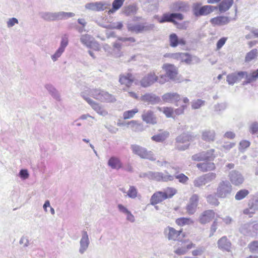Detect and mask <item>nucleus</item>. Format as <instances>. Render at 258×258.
<instances>
[{
	"instance_id": "nucleus-1",
	"label": "nucleus",
	"mask_w": 258,
	"mask_h": 258,
	"mask_svg": "<svg viewBox=\"0 0 258 258\" xmlns=\"http://www.w3.org/2000/svg\"><path fill=\"white\" fill-rule=\"evenodd\" d=\"M81 96L95 111L101 115L105 113V110L99 103L93 100L91 97L103 103H112L116 101L113 95L99 88L83 91L81 93Z\"/></svg>"
},
{
	"instance_id": "nucleus-2",
	"label": "nucleus",
	"mask_w": 258,
	"mask_h": 258,
	"mask_svg": "<svg viewBox=\"0 0 258 258\" xmlns=\"http://www.w3.org/2000/svg\"><path fill=\"white\" fill-rule=\"evenodd\" d=\"M167 82L166 76L164 75L158 76L154 71H151L145 75L139 83L142 87L146 88L151 86L155 83L163 84Z\"/></svg>"
},
{
	"instance_id": "nucleus-3",
	"label": "nucleus",
	"mask_w": 258,
	"mask_h": 258,
	"mask_svg": "<svg viewBox=\"0 0 258 258\" xmlns=\"http://www.w3.org/2000/svg\"><path fill=\"white\" fill-rule=\"evenodd\" d=\"M194 136L189 133H183L178 135L175 142V148L179 151L187 149L190 146V142L193 140Z\"/></svg>"
},
{
	"instance_id": "nucleus-4",
	"label": "nucleus",
	"mask_w": 258,
	"mask_h": 258,
	"mask_svg": "<svg viewBox=\"0 0 258 258\" xmlns=\"http://www.w3.org/2000/svg\"><path fill=\"white\" fill-rule=\"evenodd\" d=\"M131 149L134 154L138 155L142 159H148L152 161H155L156 160V156L152 151L148 150L142 146L136 144L132 145Z\"/></svg>"
},
{
	"instance_id": "nucleus-5",
	"label": "nucleus",
	"mask_w": 258,
	"mask_h": 258,
	"mask_svg": "<svg viewBox=\"0 0 258 258\" xmlns=\"http://www.w3.org/2000/svg\"><path fill=\"white\" fill-rule=\"evenodd\" d=\"M155 178L158 181H170L173 180L174 178L177 179L179 182L185 183L188 180V177L183 173H180L175 176L168 173L164 174L162 172H158L156 174Z\"/></svg>"
},
{
	"instance_id": "nucleus-6",
	"label": "nucleus",
	"mask_w": 258,
	"mask_h": 258,
	"mask_svg": "<svg viewBox=\"0 0 258 258\" xmlns=\"http://www.w3.org/2000/svg\"><path fill=\"white\" fill-rule=\"evenodd\" d=\"M184 104L181 105L179 107L174 110L173 108L170 107H165L163 108V112L167 118H174V112L176 115H180L184 113V110L187 108L189 103V100L187 98L184 97L182 100Z\"/></svg>"
},
{
	"instance_id": "nucleus-7",
	"label": "nucleus",
	"mask_w": 258,
	"mask_h": 258,
	"mask_svg": "<svg viewBox=\"0 0 258 258\" xmlns=\"http://www.w3.org/2000/svg\"><path fill=\"white\" fill-rule=\"evenodd\" d=\"M195 246L196 244L189 239L181 240L175 246L174 252L178 255H184Z\"/></svg>"
},
{
	"instance_id": "nucleus-8",
	"label": "nucleus",
	"mask_w": 258,
	"mask_h": 258,
	"mask_svg": "<svg viewBox=\"0 0 258 258\" xmlns=\"http://www.w3.org/2000/svg\"><path fill=\"white\" fill-rule=\"evenodd\" d=\"M184 19L183 15L181 13H166L163 14L161 18H158L157 21L160 23H163L165 22H170L173 23L174 25L177 26V28L178 23L176 20L181 21Z\"/></svg>"
},
{
	"instance_id": "nucleus-9",
	"label": "nucleus",
	"mask_w": 258,
	"mask_h": 258,
	"mask_svg": "<svg viewBox=\"0 0 258 258\" xmlns=\"http://www.w3.org/2000/svg\"><path fill=\"white\" fill-rule=\"evenodd\" d=\"M216 7L205 5L201 7L200 3L195 4L193 6L194 14L196 17L208 15L213 12Z\"/></svg>"
},
{
	"instance_id": "nucleus-10",
	"label": "nucleus",
	"mask_w": 258,
	"mask_h": 258,
	"mask_svg": "<svg viewBox=\"0 0 258 258\" xmlns=\"http://www.w3.org/2000/svg\"><path fill=\"white\" fill-rule=\"evenodd\" d=\"M135 77L133 74L131 73H126L120 75L119 77V82L120 85L125 87L123 90L130 88L135 81Z\"/></svg>"
},
{
	"instance_id": "nucleus-11",
	"label": "nucleus",
	"mask_w": 258,
	"mask_h": 258,
	"mask_svg": "<svg viewBox=\"0 0 258 258\" xmlns=\"http://www.w3.org/2000/svg\"><path fill=\"white\" fill-rule=\"evenodd\" d=\"M162 69L165 71L166 78L170 80H175L178 75V69L172 64L165 63L162 66ZM168 80H167V81Z\"/></svg>"
},
{
	"instance_id": "nucleus-12",
	"label": "nucleus",
	"mask_w": 258,
	"mask_h": 258,
	"mask_svg": "<svg viewBox=\"0 0 258 258\" xmlns=\"http://www.w3.org/2000/svg\"><path fill=\"white\" fill-rule=\"evenodd\" d=\"M164 231L169 240H177L179 239L181 234L183 238L185 236V233H183L182 229L176 230L174 228L168 226L165 229Z\"/></svg>"
},
{
	"instance_id": "nucleus-13",
	"label": "nucleus",
	"mask_w": 258,
	"mask_h": 258,
	"mask_svg": "<svg viewBox=\"0 0 258 258\" xmlns=\"http://www.w3.org/2000/svg\"><path fill=\"white\" fill-rule=\"evenodd\" d=\"M231 191V185L228 182L222 181L219 184L216 194L221 198H225Z\"/></svg>"
},
{
	"instance_id": "nucleus-14",
	"label": "nucleus",
	"mask_w": 258,
	"mask_h": 258,
	"mask_svg": "<svg viewBox=\"0 0 258 258\" xmlns=\"http://www.w3.org/2000/svg\"><path fill=\"white\" fill-rule=\"evenodd\" d=\"M162 100L164 103H174L177 106L181 98L180 95L176 92H168L162 96Z\"/></svg>"
},
{
	"instance_id": "nucleus-15",
	"label": "nucleus",
	"mask_w": 258,
	"mask_h": 258,
	"mask_svg": "<svg viewBox=\"0 0 258 258\" xmlns=\"http://www.w3.org/2000/svg\"><path fill=\"white\" fill-rule=\"evenodd\" d=\"M142 120L147 124L154 125L157 124L158 118L154 112L151 110L145 111L141 115Z\"/></svg>"
},
{
	"instance_id": "nucleus-16",
	"label": "nucleus",
	"mask_w": 258,
	"mask_h": 258,
	"mask_svg": "<svg viewBox=\"0 0 258 258\" xmlns=\"http://www.w3.org/2000/svg\"><path fill=\"white\" fill-rule=\"evenodd\" d=\"M238 75L241 78H245L243 84H247L255 81L258 79V69L248 75L246 72H238Z\"/></svg>"
},
{
	"instance_id": "nucleus-17",
	"label": "nucleus",
	"mask_w": 258,
	"mask_h": 258,
	"mask_svg": "<svg viewBox=\"0 0 258 258\" xmlns=\"http://www.w3.org/2000/svg\"><path fill=\"white\" fill-rule=\"evenodd\" d=\"M199 199V196L196 194L192 195L190 198L189 203L186 207V212L189 215H192L196 212Z\"/></svg>"
},
{
	"instance_id": "nucleus-18",
	"label": "nucleus",
	"mask_w": 258,
	"mask_h": 258,
	"mask_svg": "<svg viewBox=\"0 0 258 258\" xmlns=\"http://www.w3.org/2000/svg\"><path fill=\"white\" fill-rule=\"evenodd\" d=\"M215 215L212 210H205L200 215L199 221L202 224H205L212 221L215 218Z\"/></svg>"
},
{
	"instance_id": "nucleus-19",
	"label": "nucleus",
	"mask_w": 258,
	"mask_h": 258,
	"mask_svg": "<svg viewBox=\"0 0 258 258\" xmlns=\"http://www.w3.org/2000/svg\"><path fill=\"white\" fill-rule=\"evenodd\" d=\"M109 5L101 2L91 3L86 5V8L93 11H101L107 9Z\"/></svg>"
},
{
	"instance_id": "nucleus-20",
	"label": "nucleus",
	"mask_w": 258,
	"mask_h": 258,
	"mask_svg": "<svg viewBox=\"0 0 258 258\" xmlns=\"http://www.w3.org/2000/svg\"><path fill=\"white\" fill-rule=\"evenodd\" d=\"M218 247L222 250L228 252L231 251L232 248L231 242L225 236L220 238L217 242Z\"/></svg>"
},
{
	"instance_id": "nucleus-21",
	"label": "nucleus",
	"mask_w": 258,
	"mask_h": 258,
	"mask_svg": "<svg viewBox=\"0 0 258 258\" xmlns=\"http://www.w3.org/2000/svg\"><path fill=\"white\" fill-rule=\"evenodd\" d=\"M125 125L127 128L134 132H142L144 130L142 123L136 120H132L127 122Z\"/></svg>"
},
{
	"instance_id": "nucleus-22",
	"label": "nucleus",
	"mask_w": 258,
	"mask_h": 258,
	"mask_svg": "<svg viewBox=\"0 0 258 258\" xmlns=\"http://www.w3.org/2000/svg\"><path fill=\"white\" fill-rule=\"evenodd\" d=\"M169 41L170 46L172 47H175L178 45H184L186 44L185 40L183 39H178L177 35L175 33H172L169 36Z\"/></svg>"
},
{
	"instance_id": "nucleus-23",
	"label": "nucleus",
	"mask_w": 258,
	"mask_h": 258,
	"mask_svg": "<svg viewBox=\"0 0 258 258\" xmlns=\"http://www.w3.org/2000/svg\"><path fill=\"white\" fill-rule=\"evenodd\" d=\"M171 10L174 12H186L189 9V6L187 3L183 2H178L173 3L170 8Z\"/></svg>"
},
{
	"instance_id": "nucleus-24",
	"label": "nucleus",
	"mask_w": 258,
	"mask_h": 258,
	"mask_svg": "<svg viewBox=\"0 0 258 258\" xmlns=\"http://www.w3.org/2000/svg\"><path fill=\"white\" fill-rule=\"evenodd\" d=\"M234 4V0H222L218 4L216 9L221 13H225L229 10Z\"/></svg>"
},
{
	"instance_id": "nucleus-25",
	"label": "nucleus",
	"mask_w": 258,
	"mask_h": 258,
	"mask_svg": "<svg viewBox=\"0 0 258 258\" xmlns=\"http://www.w3.org/2000/svg\"><path fill=\"white\" fill-rule=\"evenodd\" d=\"M141 99L144 102H148L149 104H155L160 102V98L154 94H146L141 97Z\"/></svg>"
},
{
	"instance_id": "nucleus-26",
	"label": "nucleus",
	"mask_w": 258,
	"mask_h": 258,
	"mask_svg": "<svg viewBox=\"0 0 258 258\" xmlns=\"http://www.w3.org/2000/svg\"><path fill=\"white\" fill-rule=\"evenodd\" d=\"M197 166L200 170L203 172L213 171L216 168L215 164L213 162H211L198 163L197 164Z\"/></svg>"
},
{
	"instance_id": "nucleus-27",
	"label": "nucleus",
	"mask_w": 258,
	"mask_h": 258,
	"mask_svg": "<svg viewBox=\"0 0 258 258\" xmlns=\"http://www.w3.org/2000/svg\"><path fill=\"white\" fill-rule=\"evenodd\" d=\"M166 200L163 194V191H156L151 197L150 203L152 205H155L160 203Z\"/></svg>"
},
{
	"instance_id": "nucleus-28",
	"label": "nucleus",
	"mask_w": 258,
	"mask_h": 258,
	"mask_svg": "<svg viewBox=\"0 0 258 258\" xmlns=\"http://www.w3.org/2000/svg\"><path fill=\"white\" fill-rule=\"evenodd\" d=\"M210 22L214 26L224 25L229 22V19L226 16H217L211 19Z\"/></svg>"
},
{
	"instance_id": "nucleus-29",
	"label": "nucleus",
	"mask_w": 258,
	"mask_h": 258,
	"mask_svg": "<svg viewBox=\"0 0 258 258\" xmlns=\"http://www.w3.org/2000/svg\"><path fill=\"white\" fill-rule=\"evenodd\" d=\"M160 133L155 135L151 137L152 140L156 142H163L165 141L169 136V133L167 131H163L160 130Z\"/></svg>"
},
{
	"instance_id": "nucleus-30",
	"label": "nucleus",
	"mask_w": 258,
	"mask_h": 258,
	"mask_svg": "<svg viewBox=\"0 0 258 258\" xmlns=\"http://www.w3.org/2000/svg\"><path fill=\"white\" fill-rule=\"evenodd\" d=\"M108 165L112 169H119L122 167L120 159L116 157H111L108 161Z\"/></svg>"
},
{
	"instance_id": "nucleus-31",
	"label": "nucleus",
	"mask_w": 258,
	"mask_h": 258,
	"mask_svg": "<svg viewBox=\"0 0 258 258\" xmlns=\"http://www.w3.org/2000/svg\"><path fill=\"white\" fill-rule=\"evenodd\" d=\"M81 41L88 47L92 48L94 45L96 44L98 45V43L95 41H92V37L88 34H84L82 35L81 37Z\"/></svg>"
},
{
	"instance_id": "nucleus-32",
	"label": "nucleus",
	"mask_w": 258,
	"mask_h": 258,
	"mask_svg": "<svg viewBox=\"0 0 258 258\" xmlns=\"http://www.w3.org/2000/svg\"><path fill=\"white\" fill-rule=\"evenodd\" d=\"M202 138L206 142H213L215 139V133L214 131H205L202 134Z\"/></svg>"
},
{
	"instance_id": "nucleus-33",
	"label": "nucleus",
	"mask_w": 258,
	"mask_h": 258,
	"mask_svg": "<svg viewBox=\"0 0 258 258\" xmlns=\"http://www.w3.org/2000/svg\"><path fill=\"white\" fill-rule=\"evenodd\" d=\"M82 234V238L80 241L81 248L80 249L81 253L84 252L89 245V238L87 232L86 231H83Z\"/></svg>"
},
{
	"instance_id": "nucleus-34",
	"label": "nucleus",
	"mask_w": 258,
	"mask_h": 258,
	"mask_svg": "<svg viewBox=\"0 0 258 258\" xmlns=\"http://www.w3.org/2000/svg\"><path fill=\"white\" fill-rule=\"evenodd\" d=\"M125 0H114L112 3V7L108 11V14L110 15L114 13L119 10L123 5Z\"/></svg>"
},
{
	"instance_id": "nucleus-35",
	"label": "nucleus",
	"mask_w": 258,
	"mask_h": 258,
	"mask_svg": "<svg viewBox=\"0 0 258 258\" xmlns=\"http://www.w3.org/2000/svg\"><path fill=\"white\" fill-rule=\"evenodd\" d=\"M176 224L179 226L189 225L194 223V221L190 218L181 217L176 219Z\"/></svg>"
},
{
	"instance_id": "nucleus-36",
	"label": "nucleus",
	"mask_w": 258,
	"mask_h": 258,
	"mask_svg": "<svg viewBox=\"0 0 258 258\" xmlns=\"http://www.w3.org/2000/svg\"><path fill=\"white\" fill-rule=\"evenodd\" d=\"M138 112L139 109L137 108H135L131 110H126L123 113V118L124 120L132 118Z\"/></svg>"
},
{
	"instance_id": "nucleus-37",
	"label": "nucleus",
	"mask_w": 258,
	"mask_h": 258,
	"mask_svg": "<svg viewBox=\"0 0 258 258\" xmlns=\"http://www.w3.org/2000/svg\"><path fill=\"white\" fill-rule=\"evenodd\" d=\"M242 79L238 75V73L237 74H230L227 76V81L230 85H233Z\"/></svg>"
},
{
	"instance_id": "nucleus-38",
	"label": "nucleus",
	"mask_w": 258,
	"mask_h": 258,
	"mask_svg": "<svg viewBox=\"0 0 258 258\" xmlns=\"http://www.w3.org/2000/svg\"><path fill=\"white\" fill-rule=\"evenodd\" d=\"M146 29V27L143 24H137L128 27L129 31L133 32H136L137 33L142 32Z\"/></svg>"
},
{
	"instance_id": "nucleus-39",
	"label": "nucleus",
	"mask_w": 258,
	"mask_h": 258,
	"mask_svg": "<svg viewBox=\"0 0 258 258\" xmlns=\"http://www.w3.org/2000/svg\"><path fill=\"white\" fill-rule=\"evenodd\" d=\"M177 192V190L171 187H167L165 191L163 192V194L164 195L166 199L171 198L173 196H174Z\"/></svg>"
},
{
	"instance_id": "nucleus-40",
	"label": "nucleus",
	"mask_w": 258,
	"mask_h": 258,
	"mask_svg": "<svg viewBox=\"0 0 258 258\" xmlns=\"http://www.w3.org/2000/svg\"><path fill=\"white\" fill-rule=\"evenodd\" d=\"M249 192L247 189H243L237 192L235 196V199L237 201H240L245 198Z\"/></svg>"
},
{
	"instance_id": "nucleus-41",
	"label": "nucleus",
	"mask_w": 258,
	"mask_h": 258,
	"mask_svg": "<svg viewBox=\"0 0 258 258\" xmlns=\"http://www.w3.org/2000/svg\"><path fill=\"white\" fill-rule=\"evenodd\" d=\"M43 18L46 21H55L59 20L58 13H47L43 15Z\"/></svg>"
},
{
	"instance_id": "nucleus-42",
	"label": "nucleus",
	"mask_w": 258,
	"mask_h": 258,
	"mask_svg": "<svg viewBox=\"0 0 258 258\" xmlns=\"http://www.w3.org/2000/svg\"><path fill=\"white\" fill-rule=\"evenodd\" d=\"M215 150L213 149H211L208 150L206 152H204V156L205 157V161L208 160H213L215 158Z\"/></svg>"
},
{
	"instance_id": "nucleus-43",
	"label": "nucleus",
	"mask_w": 258,
	"mask_h": 258,
	"mask_svg": "<svg viewBox=\"0 0 258 258\" xmlns=\"http://www.w3.org/2000/svg\"><path fill=\"white\" fill-rule=\"evenodd\" d=\"M230 181L232 184L239 185L243 182V178L241 176L235 174L231 176Z\"/></svg>"
},
{
	"instance_id": "nucleus-44",
	"label": "nucleus",
	"mask_w": 258,
	"mask_h": 258,
	"mask_svg": "<svg viewBox=\"0 0 258 258\" xmlns=\"http://www.w3.org/2000/svg\"><path fill=\"white\" fill-rule=\"evenodd\" d=\"M247 247L251 253L258 252V240H253L250 242Z\"/></svg>"
},
{
	"instance_id": "nucleus-45",
	"label": "nucleus",
	"mask_w": 258,
	"mask_h": 258,
	"mask_svg": "<svg viewBox=\"0 0 258 258\" xmlns=\"http://www.w3.org/2000/svg\"><path fill=\"white\" fill-rule=\"evenodd\" d=\"M257 55V50L253 49L248 52L245 56V61H250L254 59Z\"/></svg>"
},
{
	"instance_id": "nucleus-46",
	"label": "nucleus",
	"mask_w": 258,
	"mask_h": 258,
	"mask_svg": "<svg viewBox=\"0 0 258 258\" xmlns=\"http://www.w3.org/2000/svg\"><path fill=\"white\" fill-rule=\"evenodd\" d=\"M128 197L132 199H135L138 196V190L134 186H130V188L127 192Z\"/></svg>"
},
{
	"instance_id": "nucleus-47",
	"label": "nucleus",
	"mask_w": 258,
	"mask_h": 258,
	"mask_svg": "<svg viewBox=\"0 0 258 258\" xmlns=\"http://www.w3.org/2000/svg\"><path fill=\"white\" fill-rule=\"evenodd\" d=\"M74 16L75 14L72 12H61L58 13L59 20L68 19Z\"/></svg>"
},
{
	"instance_id": "nucleus-48",
	"label": "nucleus",
	"mask_w": 258,
	"mask_h": 258,
	"mask_svg": "<svg viewBox=\"0 0 258 258\" xmlns=\"http://www.w3.org/2000/svg\"><path fill=\"white\" fill-rule=\"evenodd\" d=\"M123 27L121 22H117V23H113L112 24L108 25L104 27L108 29H118L121 30Z\"/></svg>"
},
{
	"instance_id": "nucleus-49",
	"label": "nucleus",
	"mask_w": 258,
	"mask_h": 258,
	"mask_svg": "<svg viewBox=\"0 0 258 258\" xmlns=\"http://www.w3.org/2000/svg\"><path fill=\"white\" fill-rule=\"evenodd\" d=\"M204 101H203L201 99H198L192 103V108L194 109H198L200 108L202 106L204 105Z\"/></svg>"
},
{
	"instance_id": "nucleus-50",
	"label": "nucleus",
	"mask_w": 258,
	"mask_h": 258,
	"mask_svg": "<svg viewBox=\"0 0 258 258\" xmlns=\"http://www.w3.org/2000/svg\"><path fill=\"white\" fill-rule=\"evenodd\" d=\"M216 177V175L214 173H209L203 175L206 183L214 180Z\"/></svg>"
},
{
	"instance_id": "nucleus-51",
	"label": "nucleus",
	"mask_w": 258,
	"mask_h": 258,
	"mask_svg": "<svg viewBox=\"0 0 258 258\" xmlns=\"http://www.w3.org/2000/svg\"><path fill=\"white\" fill-rule=\"evenodd\" d=\"M206 184L205 180H204V178L203 176H200L195 180L194 181V185L195 186L200 187L203 185Z\"/></svg>"
},
{
	"instance_id": "nucleus-52",
	"label": "nucleus",
	"mask_w": 258,
	"mask_h": 258,
	"mask_svg": "<svg viewBox=\"0 0 258 258\" xmlns=\"http://www.w3.org/2000/svg\"><path fill=\"white\" fill-rule=\"evenodd\" d=\"M250 145V142L247 140H242L239 143V149L240 150H244L246 148L249 147Z\"/></svg>"
},
{
	"instance_id": "nucleus-53",
	"label": "nucleus",
	"mask_w": 258,
	"mask_h": 258,
	"mask_svg": "<svg viewBox=\"0 0 258 258\" xmlns=\"http://www.w3.org/2000/svg\"><path fill=\"white\" fill-rule=\"evenodd\" d=\"M191 158L194 161H196L205 160L204 156V152L196 154L192 156Z\"/></svg>"
},
{
	"instance_id": "nucleus-54",
	"label": "nucleus",
	"mask_w": 258,
	"mask_h": 258,
	"mask_svg": "<svg viewBox=\"0 0 258 258\" xmlns=\"http://www.w3.org/2000/svg\"><path fill=\"white\" fill-rule=\"evenodd\" d=\"M249 132L251 134H255L258 133V123L253 122L249 126Z\"/></svg>"
},
{
	"instance_id": "nucleus-55",
	"label": "nucleus",
	"mask_w": 258,
	"mask_h": 258,
	"mask_svg": "<svg viewBox=\"0 0 258 258\" xmlns=\"http://www.w3.org/2000/svg\"><path fill=\"white\" fill-rule=\"evenodd\" d=\"M64 50V49L59 47L56 52L51 56L53 60L55 61L59 57H60Z\"/></svg>"
},
{
	"instance_id": "nucleus-56",
	"label": "nucleus",
	"mask_w": 258,
	"mask_h": 258,
	"mask_svg": "<svg viewBox=\"0 0 258 258\" xmlns=\"http://www.w3.org/2000/svg\"><path fill=\"white\" fill-rule=\"evenodd\" d=\"M183 58H182L181 61L184 62L186 63H190L192 61V57L187 53H183Z\"/></svg>"
},
{
	"instance_id": "nucleus-57",
	"label": "nucleus",
	"mask_w": 258,
	"mask_h": 258,
	"mask_svg": "<svg viewBox=\"0 0 258 258\" xmlns=\"http://www.w3.org/2000/svg\"><path fill=\"white\" fill-rule=\"evenodd\" d=\"M227 38L226 37H222L220 39L217 43V49H220L225 43Z\"/></svg>"
},
{
	"instance_id": "nucleus-58",
	"label": "nucleus",
	"mask_w": 258,
	"mask_h": 258,
	"mask_svg": "<svg viewBox=\"0 0 258 258\" xmlns=\"http://www.w3.org/2000/svg\"><path fill=\"white\" fill-rule=\"evenodd\" d=\"M68 39L66 36H64L62 38L60 47L64 49L68 45Z\"/></svg>"
},
{
	"instance_id": "nucleus-59",
	"label": "nucleus",
	"mask_w": 258,
	"mask_h": 258,
	"mask_svg": "<svg viewBox=\"0 0 258 258\" xmlns=\"http://www.w3.org/2000/svg\"><path fill=\"white\" fill-rule=\"evenodd\" d=\"M208 199V202L212 205H214L215 206H217L219 205V203L217 201V200L215 199L212 196H209L207 197Z\"/></svg>"
},
{
	"instance_id": "nucleus-60",
	"label": "nucleus",
	"mask_w": 258,
	"mask_h": 258,
	"mask_svg": "<svg viewBox=\"0 0 258 258\" xmlns=\"http://www.w3.org/2000/svg\"><path fill=\"white\" fill-rule=\"evenodd\" d=\"M18 23V21L16 18H12L10 19L7 22V25L8 27H11L15 25L16 24Z\"/></svg>"
},
{
	"instance_id": "nucleus-61",
	"label": "nucleus",
	"mask_w": 258,
	"mask_h": 258,
	"mask_svg": "<svg viewBox=\"0 0 258 258\" xmlns=\"http://www.w3.org/2000/svg\"><path fill=\"white\" fill-rule=\"evenodd\" d=\"M183 53L177 52V53H174L171 54L170 55V57L175 58V59H180L181 60L182 58H183Z\"/></svg>"
},
{
	"instance_id": "nucleus-62",
	"label": "nucleus",
	"mask_w": 258,
	"mask_h": 258,
	"mask_svg": "<svg viewBox=\"0 0 258 258\" xmlns=\"http://www.w3.org/2000/svg\"><path fill=\"white\" fill-rule=\"evenodd\" d=\"M217 226H218L217 221L216 220H215L213 222V223L211 227V235H213V234L216 231L217 228Z\"/></svg>"
},
{
	"instance_id": "nucleus-63",
	"label": "nucleus",
	"mask_w": 258,
	"mask_h": 258,
	"mask_svg": "<svg viewBox=\"0 0 258 258\" xmlns=\"http://www.w3.org/2000/svg\"><path fill=\"white\" fill-rule=\"evenodd\" d=\"M243 213L244 215H248L249 217H252V215L254 214V211H251L248 208H245L243 210Z\"/></svg>"
},
{
	"instance_id": "nucleus-64",
	"label": "nucleus",
	"mask_w": 258,
	"mask_h": 258,
	"mask_svg": "<svg viewBox=\"0 0 258 258\" xmlns=\"http://www.w3.org/2000/svg\"><path fill=\"white\" fill-rule=\"evenodd\" d=\"M20 175L22 178L24 179L27 178L29 176L28 171L25 169L21 170L20 172Z\"/></svg>"
}]
</instances>
